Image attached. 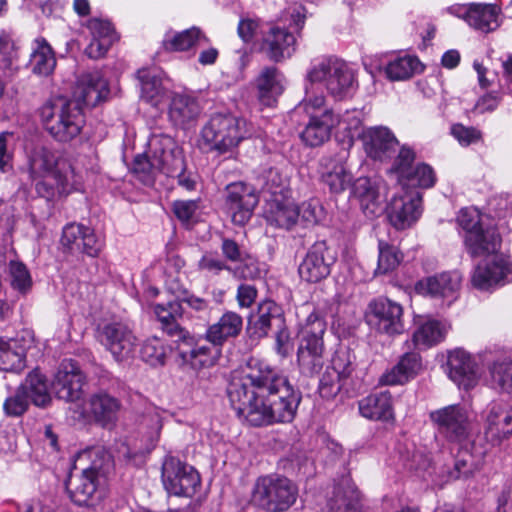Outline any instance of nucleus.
<instances>
[{"instance_id": "nucleus-1", "label": "nucleus", "mask_w": 512, "mask_h": 512, "mask_svg": "<svg viewBox=\"0 0 512 512\" xmlns=\"http://www.w3.org/2000/svg\"><path fill=\"white\" fill-rule=\"evenodd\" d=\"M457 222L467 253L472 257L494 255L490 261L476 266L472 284L479 290H489L512 282V261L508 256L497 255L502 238L486 214L477 208L467 207L459 211Z\"/></svg>"}, {"instance_id": "nucleus-2", "label": "nucleus", "mask_w": 512, "mask_h": 512, "mask_svg": "<svg viewBox=\"0 0 512 512\" xmlns=\"http://www.w3.org/2000/svg\"><path fill=\"white\" fill-rule=\"evenodd\" d=\"M248 378L262 392H267L269 412L273 423H289L296 414L301 395L286 376L267 362L255 358L248 361Z\"/></svg>"}, {"instance_id": "nucleus-3", "label": "nucleus", "mask_w": 512, "mask_h": 512, "mask_svg": "<svg viewBox=\"0 0 512 512\" xmlns=\"http://www.w3.org/2000/svg\"><path fill=\"white\" fill-rule=\"evenodd\" d=\"M30 176L36 193L48 202L68 195L78 183L70 161L43 147L36 149L30 158Z\"/></svg>"}, {"instance_id": "nucleus-4", "label": "nucleus", "mask_w": 512, "mask_h": 512, "mask_svg": "<svg viewBox=\"0 0 512 512\" xmlns=\"http://www.w3.org/2000/svg\"><path fill=\"white\" fill-rule=\"evenodd\" d=\"M153 311L162 330L177 342V353L182 365L190 366L194 370L213 364L211 349L196 341L178 323L182 316V304L179 301H170L166 305L156 304Z\"/></svg>"}, {"instance_id": "nucleus-5", "label": "nucleus", "mask_w": 512, "mask_h": 512, "mask_svg": "<svg viewBox=\"0 0 512 512\" xmlns=\"http://www.w3.org/2000/svg\"><path fill=\"white\" fill-rule=\"evenodd\" d=\"M266 393L248 378V364L240 373L232 376L227 387L232 408L239 418L252 426L273 424Z\"/></svg>"}, {"instance_id": "nucleus-6", "label": "nucleus", "mask_w": 512, "mask_h": 512, "mask_svg": "<svg viewBox=\"0 0 512 512\" xmlns=\"http://www.w3.org/2000/svg\"><path fill=\"white\" fill-rule=\"evenodd\" d=\"M45 130L58 142H69L83 127L82 108L72 100L57 97L45 102L39 109Z\"/></svg>"}, {"instance_id": "nucleus-7", "label": "nucleus", "mask_w": 512, "mask_h": 512, "mask_svg": "<svg viewBox=\"0 0 512 512\" xmlns=\"http://www.w3.org/2000/svg\"><path fill=\"white\" fill-rule=\"evenodd\" d=\"M250 135L244 118L231 113H215L201 130V145L207 151L224 154L233 151Z\"/></svg>"}, {"instance_id": "nucleus-8", "label": "nucleus", "mask_w": 512, "mask_h": 512, "mask_svg": "<svg viewBox=\"0 0 512 512\" xmlns=\"http://www.w3.org/2000/svg\"><path fill=\"white\" fill-rule=\"evenodd\" d=\"M306 79L321 83L328 93L337 99L348 96L355 86L354 71L343 60L334 56H322L311 61Z\"/></svg>"}, {"instance_id": "nucleus-9", "label": "nucleus", "mask_w": 512, "mask_h": 512, "mask_svg": "<svg viewBox=\"0 0 512 512\" xmlns=\"http://www.w3.org/2000/svg\"><path fill=\"white\" fill-rule=\"evenodd\" d=\"M297 497L298 488L290 479L272 474L257 479L252 501L267 512H285Z\"/></svg>"}, {"instance_id": "nucleus-10", "label": "nucleus", "mask_w": 512, "mask_h": 512, "mask_svg": "<svg viewBox=\"0 0 512 512\" xmlns=\"http://www.w3.org/2000/svg\"><path fill=\"white\" fill-rule=\"evenodd\" d=\"M289 28L286 27L283 19L277 23L270 24L263 32L262 50L268 58L275 62H280L285 58H290L295 52L296 37L294 31L302 29L305 22L303 8H294L290 13Z\"/></svg>"}, {"instance_id": "nucleus-11", "label": "nucleus", "mask_w": 512, "mask_h": 512, "mask_svg": "<svg viewBox=\"0 0 512 512\" xmlns=\"http://www.w3.org/2000/svg\"><path fill=\"white\" fill-rule=\"evenodd\" d=\"M161 477L165 490L175 496L192 497L201 484L199 473L174 456L165 457Z\"/></svg>"}, {"instance_id": "nucleus-12", "label": "nucleus", "mask_w": 512, "mask_h": 512, "mask_svg": "<svg viewBox=\"0 0 512 512\" xmlns=\"http://www.w3.org/2000/svg\"><path fill=\"white\" fill-rule=\"evenodd\" d=\"M438 432L449 442L461 444L471 434L469 411L460 404H452L430 413Z\"/></svg>"}, {"instance_id": "nucleus-13", "label": "nucleus", "mask_w": 512, "mask_h": 512, "mask_svg": "<svg viewBox=\"0 0 512 512\" xmlns=\"http://www.w3.org/2000/svg\"><path fill=\"white\" fill-rule=\"evenodd\" d=\"M97 339L117 362L130 359L135 351L137 338L123 322H107L97 328Z\"/></svg>"}, {"instance_id": "nucleus-14", "label": "nucleus", "mask_w": 512, "mask_h": 512, "mask_svg": "<svg viewBox=\"0 0 512 512\" xmlns=\"http://www.w3.org/2000/svg\"><path fill=\"white\" fill-rule=\"evenodd\" d=\"M403 309L400 304L388 298H378L369 303L366 312L367 324L380 333L400 334L404 330Z\"/></svg>"}, {"instance_id": "nucleus-15", "label": "nucleus", "mask_w": 512, "mask_h": 512, "mask_svg": "<svg viewBox=\"0 0 512 512\" xmlns=\"http://www.w3.org/2000/svg\"><path fill=\"white\" fill-rule=\"evenodd\" d=\"M148 155L155 161L156 167L167 176H173L185 168L182 150L173 138L154 134L147 143Z\"/></svg>"}, {"instance_id": "nucleus-16", "label": "nucleus", "mask_w": 512, "mask_h": 512, "mask_svg": "<svg viewBox=\"0 0 512 512\" xmlns=\"http://www.w3.org/2000/svg\"><path fill=\"white\" fill-rule=\"evenodd\" d=\"M86 377L79 365L71 360H63L52 381V389L59 399L75 402L83 397Z\"/></svg>"}, {"instance_id": "nucleus-17", "label": "nucleus", "mask_w": 512, "mask_h": 512, "mask_svg": "<svg viewBox=\"0 0 512 512\" xmlns=\"http://www.w3.org/2000/svg\"><path fill=\"white\" fill-rule=\"evenodd\" d=\"M484 434L493 445H499L512 436V408L502 401L490 402L482 414Z\"/></svg>"}, {"instance_id": "nucleus-18", "label": "nucleus", "mask_w": 512, "mask_h": 512, "mask_svg": "<svg viewBox=\"0 0 512 512\" xmlns=\"http://www.w3.org/2000/svg\"><path fill=\"white\" fill-rule=\"evenodd\" d=\"M335 259L326 242L314 243L299 265L298 272L301 279L308 283L320 282L330 274Z\"/></svg>"}, {"instance_id": "nucleus-19", "label": "nucleus", "mask_w": 512, "mask_h": 512, "mask_svg": "<svg viewBox=\"0 0 512 512\" xmlns=\"http://www.w3.org/2000/svg\"><path fill=\"white\" fill-rule=\"evenodd\" d=\"M461 282L462 276L459 272H442L418 281L415 288L418 293L441 299L450 306L459 296Z\"/></svg>"}, {"instance_id": "nucleus-20", "label": "nucleus", "mask_w": 512, "mask_h": 512, "mask_svg": "<svg viewBox=\"0 0 512 512\" xmlns=\"http://www.w3.org/2000/svg\"><path fill=\"white\" fill-rule=\"evenodd\" d=\"M226 207L236 225H245L258 204L254 190L242 182L231 183L226 188Z\"/></svg>"}, {"instance_id": "nucleus-21", "label": "nucleus", "mask_w": 512, "mask_h": 512, "mask_svg": "<svg viewBox=\"0 0 512 512\" xmlns=\"http://www.w3.org/2000/svg\"><path fill=\"white\" fill-rule=\"evenodd\" d=\"M421 196L418 192H405L395 195L388 207L390 223L398 230L409 228L421 215Z\"/></svg>"}, {"instance_id": "nucleus-22", "label": "nucleus", "mask_w": 512, "mask_h": 512, "mask_svg": "<svg viewBox=\"0 0 512 512\" xmlns=\"http://www.w3.org/2000/svg\"><path fill=\"white\" fill-rule=\"evenodd\" d=\"M109 95L108 82L99 72L83 74L74 91L75 103L93 108Z\"/></svg>"}, {"instance_id": "nucleus-23", "label": "nucleus", "mask_w": 512, "mask_h": 512, "mask_svg": "<svg viewBox=\"0 0 512 512\" xmlns=\"http://www.w3.org/2000/svg\"><path fill=\"white\" fill-rule=\"evenodd\" d=\"M449 378L459 387L469 390L478 383L477 367L472 356L463 349H455L448 355Z\"/></svg>"}, {"instance_id": "nucleus-24", "label": "nucleus", "mask_w": 512, "mask_h": 512, "mask_svg": "<svg viewBox=\"0 0 512 512\" xmlns=\"http://www.w3.org/2000/svg\"><path fill=\"white\" fill-rule=\"evenodd\" d=\"M66 490L73 503L88 506L93 503L98 492L99 480L89 470L77 472L75 468L69 475Z\"/></svg>"}, {"instance_id": "nucleus-25", "label": "nucleus", "mask_w": 512, "mask_h": 512, "mask_svg": "<svg viewBox=\"0 0 512 512\" xmlns=\"http://www.w3.org/2000/svg\"><path fill=\"white\" fill-rule=\"evenodd\" d=\"M326 323L317 314L311 313L301 324L297 354L324 355L325 345L323 336Z\"/></svg>"}, {"instance_id": "nucleus-26", "label": "nucleus", "mask_w": 512, "mask_h": 512, "mask_svg": "<svg viewBox=\"0 0 512 512\" xmlns=\"http://www.w3.org/2000/svg\"><path fill=\"white\" fill-rule=\"evenodd\" d=\"M88 413L94 422L103 428L115 426L121 410V402L107 392L92 394L88 399Z\"/></svg>"}, {"instance_id": "nucleus-27", "label": "nucleus", "mask_w": 512, "mask_h": 512, "mask_svg": "<svg viewBox=\"0 0 512 512\" xmlns=\"http://www.w3.org/2000/svg\"><path fill=\"white\" fill-rule=\"evenodd\" d=\"M272 325L283 326L284 318L280 307L275 302L266 300L259 304L256 314L249 318L247 330L250 337L261 339L268 335Z\"/></svg>"}, {"instance_id": "nucleus-28", "label": "nucleus", "mask_w": 512, "mask_h": 512, "mask_svg": "<svg viewBox=\"0 0 512 512\" xmlns=\"http://www.w3.org/2000/svg\"><path fill=\"white\" fill-rule=\"evenodd\" d=\"M87 28L91 34V41L85 49V53L91 59H99L103 57L112 44L117 41L118 36L107 20L98 18L90 19Z\"/></svg>"}, {"instance_id": "nucleus-29", "label": "nucleus", "mask_w": 512, "mask_h": 512, "mask_svg": "<svg viewBox=\"0 0 512 512\" xmlns=\"http://www.w3.org/2000/svg\"><path fill=\"white\" fill-rule=\"evenodd\" d=\"M363 145L369 157L383 160L398 145L396 137L386 127H370L362 131Z\"/></svg>"}, {"instance_id": "nucleus-30", "label": "nucleus", "mask_w": 512, "mask_h": 512, "mask_svg": "<svg viewBox=\"0 0 512 512\" xmlns=\"http://www.w3.org/2000/svg\"><path fill=\"white\" fill-rule=\"evenodd\" d=\"M286 79L276 67H265L255 79L257 96L261 104L272 106L284 92Z\"/></svg>"}, {"instance_id": "nucleus-31", "label": "nucleus", "mask_w": 512, "mask_h": 512, "mask_svg": "<svg viewBox=\"0 0 512 512\" xmlns=\"http://www.w3.org/2000/svg\"><path fill=\"white\" fill-rule=\"evenodd\" d=\"M461 10L463 19L478 31L488 33L499 26L500 8L495 4L470 3Z\"/></svg>"}, {"instance_id": "nucleus-32", "label": "nucleus", "mask_w": 512, "mask_h": 512, "mask_svg": "<svg viewBox=\"0 0 512 512\" xmlns=\"http://www.w3.org/2000/svg\"><path fill=\"white\" fill-rule=\"evenodd\" d=\"M242 327V317L236 312L227 311L217 322L207 328L205 338L209 343L219 347L225 342L236 338L241 333Z\"/></svg>"}, {"instance_id": "nucleus-33", "label": "nucleus", "mask_w": 512, "mask_h": 512, "mask_svg": "<svg viewBox=\"0 0 512 512\" xmlns=\"http://www.w3.org/2000/svg\"><path fill=\"white\" fill-rule=\"evenodd\" d=\"M361 416L373 421H390L394 419L392 395L389 391L370 394L358 402Z\"/></svg>"}, {"instance_id": "nucleus-34", "label": "nucleus", "mask_w": 512, "mask_h": 512, "mask_svg": "<svg viewBox=\"0 0 512 512\" xmlns=\"http://www.w3.org/2000/svg\"><path fill=\"white\" fill-rule=\"evenodd\" d=\"M421 367L420 355L407 351L395 366L380 377L379 382L383 385H402L416 377Z\"/></svg>"}, {"instance_id": "nucleus-35", "label": "nucleus", "mask_w": 512, "mask_h": 512, "mask_svg": "<svg viewBox=\"0 0 512 512\" xmlns=\"http://www.w3.org/2000/svg\"><path fill=\"white\" fill-rule=\"evenodd\" d=\"M264 218L273 227L289 230L299 219L298 206L292 201L274 198L267 202Z\"/></svg>"}, {"instance_id": "nucleus-36", "label": "nucleus", "mask_w": 512, "mask_h": 512, "mask_svg": "<svg viewBox=\"0 0 512 512\" xmlns=\"http://www.w3.org/2000/svg\"><path fill=\"white\" fill-rule=\"evenodd\" d=\"M330 512H360V492L349 477H345L333 490L328 500Z\"/></svg>"}, {"instance_id": "nucleus-37", "label": "nucleus", "mask_w": 512, "mask_h": 512, "mask_svg": "<svg viewBox=\"0 0 512 512\" xmlns=\"http://www.w3.org/2000/svg\"><path fill=\"white\" fill-rule=\"evenodd\" d=\"M338 121L333 110H325L321 117L309 118V122L301 133V138L309 146H319L330 138L331 131L336 127Z\"/></svg>"}, {"instance_id": "nucleus-38", "label": "nucleus", "mask_w": 512, "mask_h": 512, "mask_svg": "<svg viewBox=\"0 0 512 512\" xmlns=\"http://www.w3.org/2000/svg\"><path fill=\"white\" fill-rule=\"evenodd\" d=\"M449 328V324L444 321L428 319L414 331L411 343L406 342L407 349L412 345L417 349L434 346L444 340Z\"/></svg>"}, {"instance_id": "nucleus-39", "label": "nucleus", "mask_w": 512, "mask_h": 512, "mask_svg": "<svg viewBox=\"0 0 512 512\" xmlns=\"http://www.w3.org/2000/svg\"><path fill=\"white\" fill-rule=\"evenodd\" d=\"M200 114V106L197 100L182 93H174L169 104V119L175 126H185L194 121Z\"/></svg>"}, {"instance_id": "nucleus-40", "label": "nucleus", "mask_w": 512, "mask_h": 512, "mask_svg": "<svg viewBox=\"0 0 512 512\" xmlns=\"http://www.w3.org/2000/svg\"><path fill=\"white\" fill-rule=\"evenodd\" d=\"M137 78L141 84V98L145 102L158 108L168 98L167 89L154 71L140 69L137 72Z\"/></svg>"}, {"instance_id": "nucleus-41", "label": "nucleus", "mask_w": 512, "mask_h": 512, "mask_svg": "<svg viewBox=\"0 0 512 512\" xmlns=\"http://www.w3.org/2000/svg\"><path fill=\"white\" fill-rule=\"evenodd\" d=\"M56 58L54 51L46 39L39 37L33 42L29 60L31 71L39 76H47L54 70Z\"/></svg>"}, {"instance_id": "nucleus-42", "label": "nucleus", "mask_w": 512, "mask_h": 512, "mask_svg": "<svg viewBox=\"0 0 512 512\" xmlns=\"http://www.w3.org/2000/svg\"><path fill=\"white\" fill-rule=\"evenodd\" d=\"M19 388L31 403L37 407H46L51 402L47 379L39 370L30 372Z\"/></svg>"}, {"instance_id": "nucleus-43", "label": "nucleus", "mask_w": 512, "mask_h": 512, "mask_svg": "<svg viewBox=\"0 0 512 512\" xmlns=\"http://www.w3.org/2000/svg\"><path fill=\"white\" fill-rule=\"evenodd\" d=\"M322 182L328 186L331 193L340 194L352 186V175L341 161L330 159L325 162Z\"/></svg>"}, {"instance_id": "nucleus-44", "label": "nucleus", "mask_w": 512, "mask_h": 512, "mask_svg": "<svg viewBox=\"0 0 512 512\" xmlns=\"http://www.w3.org/2000/svg\"><path fill=\"white\" fill-rule=\"evenodd\" d=\"M208 43V38L200 29L192 27L179 33H167L163 40V46L167 51H186L198 45Z\"/></svg>"}, {"instance_id": "nucleus-45", "label": "nucleus", "mask_w": 512, "mask_h": 512, "mask_svg": "<svg viewBox=\"0 0 512 512\" xmlns=\"http://www.w3.org/2000/svg\"><path fill=\"white\" fill-rule=\"evenodd\" d=\"M25 366V348L17 339H0V370L19 372Z\"/></svg>"}, {"instance_id": "nucleus-46", "label": "nucleus", "mask_w": 512, "mask_h": 512, "mask_svg": "<svg viewBox=\"0 0 512 512\" xmlns=\"http://www.w3.org/2000/svg\"><path fill=\"white\" fill-rule=\"evenodd\" d=\"M490 383L493 389L512 394V359L499 358L488 366Z\"/></svg>"}, {"instance_id": "nucleus-47", "label": "nucleus", "mask_w": 512, "mask_h": 512, "mask_svg": "<svg viewBox=\"0 0 512 512\" xmlns=\"http://www.w3.org/2000/svg\"><path fill=\"white\" fill-rule=\"evenodd\" d=\"M80 460L87 459L90 464L82 470H89L99 480L105 477L113 467V460L110 453L101 446H96L83 451Z\"/></svg>"}, {"instance_id": "nucleus-48", "label": "nucleus", "mask_w": 512, "mask_h": 512, "mask_svg": "<svg viewBox=\"0 0 512 512\" xmlns=\"http://www.w3.org/2000/svg\"><path fill=\"white\" fill-rule=\"evenodd\" d=\"M421 71L422 67L418 58L410 55L399 56L390 60L385 68L386 76L390 80H405Z\"/></svg>"}, {"instance_id": "nucleus-49", "label": "nucleus", "mask_w": 512, "mask_h": 512, "mask_svg": "<svg viewBox=\"0 0 512 512\" xmlns=\"http://www.w3.org/2000/svg\"><path fill=\"white\" fill-rule=\"evenodd\" d=\"M8 280L11 287L21 295L28 294L33 286L32 277L26 265L18 260L8 263Z\"/></svg>"}, {"instance_id": "nucleus-50", "label": "nucleus", "mask_w": 512, "mask_h": 512, "mask_svg": "<svg viewBox=\"0 0 512 512\" xmlns=\"http://www.w3.org/2000/svg\"><path fill=\"white\" fill-rule=\"evenodd\" d=\"M481 456L472 454L467 447L459 449L454 459V468L449 472L451 479L468 477L480 468Z\"/></svg>"}, {"instance_id": "nucleus-51", "label": "nucleus", "mask_w": 512, "mask_h": 512, "mask_svg": "<svg viewBox=\"0 0 512 512\" xmlns=\"http://www.w3.org/2000/svg\"><path fill=\"white\" fill-rule=\"evenodd\" d=\"M168 355V348L163 341L156 337L147 338L140 349V356L144 362L153 367L163 366Z\"/></svg>"}, {"instance_id": "nucleus-52", "label": "nucleus", "mask_w": 512, "mask_h": 512, "mask_svg": "<svg viewBox=\"0 0 512 512\" xmlns=\"http://www.w3.org/2000/svg\"><path fill=\"white\" fill-rule=\"evenodd\" d=\"M378 265L376 274H386L398 267L402 255L398 249L384 240L378 241Z\"/></svg>"}, {"instance_id": "nucleus-53", "label": "nucleus", "mask_w": 512, "mask_h": 512, "mask_svg": "<svg viewBox=\"0 0 512 512\" xmlns=\"http://www.w3.org/2000/svg\"><path fill=\"white\" fill-rule=\"evenodd\" d=\"M132 172L145 185H152L161 169L156 167L155 161L148 155L147 150L138 154L132 165Z\"/></svg>"}, {"instance_id": "nucleus-54", "label": "nucleus", "mask_w": 512, "mask_h": 512, "mask_svg": "<svg viewBox=\"0 0 512 512\" xmlns=\"http://www.w3.org/2000/svg\"><path fill=\"white\" fill-rule=\"evenodd\" d=\"M355 361L356 356L350 349L340 348L334 353L328 367L347 380L355 370Z\"/></svg>"}, {"instance_id": "nucleus-55", "label": "nucleus", "mask_w": 512, "mask_h": 512, "mask_svg": "<svg viewBox=\"0 0 512 512\" xmlns=\"http://www.w3.org/2000/svg\"><path fill=\"white\" fill-rule=\"evenodd\" d=\"M403 182L404 184L411 186L431 188L436 182V175L430 165L426 163H417L413 168L411 175H408Z\"/></svg>"}, {"instance_id": "nucleus-56", "label": "nucleus", "mask_w": 512, "mask_h": 512, "mask_svg": "<svg viewBox=\"0 0 512 512\" xmlns=\"http://www.w3.org/2000/svg\"><path fill=\"white\" fill-rule=\"evenodd\" d=\"M346 380L329 367L319 380L318 391L322 398L332 399L341 391Z\"/></svg>"}, {"instance_id": "nucleus-57", "label": "nucleus", "mask_w": 512, "mask_h": 512, "mask_svg": "<svg viewBox=\"0 0 512 512\" xmlns=\"http://www.w3.org/2000/svg\"><path fill=\"white\" fill-rule=\"evenodd\" d=\"M415 152L409 147L403 146L397 157L394 160L392 171L398 176V179L403 182L408 175H411L413 168L416 164Z\"/></svg>"}, {"instance_id": "nucleus-58", "label": "nucleus", "mask_w": 512, "mask_h": 512, "mask_svg": "<svg viewBox=\"0 0 512 512\" xmlns=\"http://www.w3.org/2000/svg\"><path fill=\"white\" fill-rule=\"evenodd\" d=\"M29 403L30 401L25 393L18 387L16 391L5 400L3 409L7 416L19 417L27 411Z\"/></svg>"}, {"instance_id": "nucleus-59", "label": "nucleus", "mask_w": 512, "mask_h": 512, "mask_svg": "<svg viewBox=\"0 0 512 512\" xmlns=\"http://www.w3.org/2000/svg\"><path fill=\"white\" fill-rule=\"evenodd\" d=\"M297 364L302 375L313 377L322 370L325 357L324 355L297 354Z\"/></svg>"}, {"instance_id": "nucleus-60", "label": "nucleus", "mask_w": 512, "mask_h": 512, "mask_svg": "<svg viewBox=\"0 0 512 512\" xmlns=\"http://www.w3.org/2000/svg\"><path fill=\"white\" fill-rule=\"evenodd\" d=\"M84 225L70 223L63 228L61 244L71 252L80 251Z\"/></svg>"}, {"instance_id": "nucleus-61", "label": "nucleus", "mask_w": 512, "mask_h": 512, "mask_svg": "<svg viewBox=\"0 0 512 512\" xmlns=\"http://www.w3.org/2000/svg\"><path fill=\"white\" fill-rule=\"evenodd\" d=\"M297 109L305 112L309 118H312V116L321 117L325 110H330L326 107L325 97L323 94L315 95L309 94L308 92H306V97L298 105Z\"/></svg>"}, {"instance_id": "nucleus-62", "label": "nucleus", "mask_w": 512, "mask_h": 512, "mask_svg": "<svg viewBox=\"0 0 512 512\" xmlns=\"http://www.w3.org/2000/svg\"><path fill=\"white\" fill-rule=\"evenodd\" d=\"M451 134L462 146H469L482 140V133L475 127L464 126L457 123L452 125Z\"/></svg>"}, {"instance_id": "nucleus-63", "label": "nucleus", "mask_w": 512, "mask_h": 512, "mask_svg": "<svg viewBox=\"0 0 512 512\" xmlns=\"http://www.w3.org/2000/svg\"><path fill=\"white\" fill-rule=\"evenodd\" d=\"M381 190H384V185L379 183L378 186L370 191L360 202L361 209L367 217H374L382 212Z\"/></svg>"}, {"instance_id": "nucleus-64", "label": "nucleus", "mask_w": 512, "mask_h": 512, "mask_svg": "<svg viewBox=\"0 0 512 512\" xmlns=\"http://www.w3.org/2000/svg\"><path fill=\"white\" fill-rule=\"evenodd\" d=\"M299 218L306 225H314L320 221L322 207L317 199H310L298 206Z\"/></svg>"}]
</instances>
